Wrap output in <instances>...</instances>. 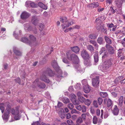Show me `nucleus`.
Here are the masks:
<instances>
[{
	"label": "nucleus",
	"mask_w": 125,
	"mask_h": 125,
	"mask_svg": "<svg viewBox=\"0 0 125 125\" xmlns=\"http://www.w3.org/2000/svg\"><path fill=\"white\" fill-rule=\"evenodd\" d=\"M47 75L50 76H52L54 75L52 71L50 69H48L43 73L40 77L41 80L46 83H49L50 82V80L46 77Z\"/></svg>",
	"instance_id": "nucleus-1"
},
{
	"label": "nucleus",
	"mask_w": 125,
	"mask_h": 125,
	"mask_svg": "<svg viewBox=\"0 0 125 125\" xmlns=\"http://www.w3.org/2000/svg\"><path fill=\"white\" fill-rule=\"evenodd\" d=\"M60 21L62 23L61 25L62 26L63 30L68 27L71 25L73 23V20L70 19L68 21L66 17H63L61 18L60 20Z\"/></svg>",
	"instance_id": "nucleus-2"
},
{
	"label": "nucleus",
	"mask_w": 125,
	"mask_h": 125,
	"mask_svg": "<svg viewBox=\"0 0 125 125\" xmlns=\"http://www.w3.org/2000/svg\"><path fill=\"white\" fill-rule=\"evenodd\" d=\"M67 57L69 60L71 61L75 64L74 65H77V66H79L78 63L79 62V60L78 56L75 54H68Z\"/></svg>",
	"instance_id": "nucleus-3"
},
{
	"label": "nucleus",
	"mask_w": 125,
	"mask_h": 125,
	"mask_svg": "<svg viewBox=\"0 0 125 125\" xmlns=\"http://www.w3.org/2000/svg\"><path fill=\"white\" fill-rule=\"evenodd\" d=\"M113 59L112 58L106 60L104 62L103 66L104 70L108 69L113 65Z\"/></svg>",
	"instance_id": "nucleus-4"
},
{
	"label": "nucleus",
	"mask_w": 125,
	"mask_h": 125,
	"mask_svg": "<svg viewBox=\"0 0 125 125\" xmlns=\"http://www.w3.org/2000/svg\"><path fill=\"white\" fill-rule=\"evenodd\" d=\"M19 111L17 108L15 109H12L11 110V113L12 115H14V118L16 120L20 119L21 116L19 114Z\"/></svg>",
	"instance_id": "nucleus-5"
},
{
	"label": "nucleus",
	"mask_w": 125,
	"mask_h": 125,
	"mask_svg": "<svg viewBox=\"0 0 125 125\" xmlns=\"http://www.w3.org/2000/svg\"><path fill=\"white\" fill-rule=\"evenodd\" d=\"M29 38L30 41H29V44L31 46L36 45L37 44L36 38L32 35H30Z\"/></svg>",
	"instance_id": "nucleus-6"
},
{
	"label": "nucleus",
	"mask_w": 125,
	"mask_h": 125,
	"mask_svg": "<svg viewBox=\"0 0 125 125\" xmlns=\"http://www.w3.org/2000/svg\"><path fill=\"white\" fill-rule=\"evenodd\" d=\"M99 77L97 76L96 78H94L92 79V84L94 86H98L99 85V81L98 80Z\"/></svg>",
	"instance_id": "nucleus-7"
},
{
	"label": "nucleus",
	"mask_w": 125,
	"mask_h": 125,
	"mask_svg": "<svg viewBox=\"0 0 125 125\" xmlns=\"http://www.w3.org/2000/svg\"><path fill=\"white\" fill-rule=\"evenodd\" d=\"M10 108L8 106V108L5 111V113L2 116L4 120L7 119L8 118V115L10 114Z\"/></svg>",
	"instance_id": "nucleus-8"
},
{
	"label": "nucleus",
	"mask_w": 125,
	"mask_h": 125,
	"mask_svg": "<svg viewBox=\"0 0 125 125\" xmlns=\"http://www.w3.org/2000/svg\"><path fill=\"white\" fill-rule=\"evenodd\" d=\"M30 15L26 11H23L21 15V18L23 20L27 19L30 16Z\"/></svg>",
	"instance_id": "nucleus-9"
},
{
	"label": "nucleus",
	"mask_w": 125,
	"mask_h": 125,
	"mask_svg": "<svg viewBox=\"0 0 125 125\" xmlns=\"http://www.w3.org/2000/svg\"><path fill=\"white\" fill-rule=\"evenodd\" d=\"M40 83L39 81V79H37L34 81L33 84H35L36 85H37L39 88L43 89L45 87V85L44 83H40V85H39Z\"/></svg>",
	"instance_id": "nucleus-10"
},
{
	"label": "nucleus",
	"mask_w": 125,
	"mask_h": 125,
	"mask_svg": "<svg viewBox=\"0 0 125 125\" xmlns=\"http://www.w3.org/2000/svg\"><path fill=\"white\" fill-rule=\"evenodd\" d=\"M81 55L84 60L90 58V57L87 52L84 50H83L82 51Z\"/></svg>",
	"instance_id": "nucleus-11"
},
{
	"label": "nucleus",
	"mask_w": 125,
	"mask_h": 125,
	"mask_svg": "<svg viewBox=\"0 0 125 125\" xmlns=\"http://www.w3.org/2000/svg\"><path fill=\"white\" fill-rule=\"evenodd\" d=\"M106 47L110 54H113L114 53L115 50L112 46L107 44L106 45Z\"/></svg>",
	"instance_id": "nucleus-12"
},
{
	"label": "nucleus",
	"mask_w": 125,
	"mask_h": 125,
	"mask_svg": "<svg viewBox=\"0 0 125 125\" xmlns=\"http://www.w3.org/2000/svg\"><path fill=\"white\" fill-rule=\"evenodd\" d=\"M96 22L97 25H96L97 29L98 30H100L101 29V26H102V25L101 24V21L99 18L96 19Z\"/></svg>",
	"instance_id": "nucleus-13"
},
{
	"label": "nucleus",
	"mask_w": 125,
	"mask_h": 125,
	"mask_svg": "<svg viewBox=\"0 0 125 125\" xmlns=\"http://www.w3.org/2000/svg\"><path fill=\"white\" fill-rule=\"evenodd\" d=\"M99 5V4L97 2H94L87 5V7L89 8H94L98 7Z\"/></svg>",
	"instance_id": "nucleus-14"
},
{
	"label": "nucleus",
	"mask_w": 125,
	"mask_h": 125,
	"mask_svg": "<svg viewBox=\"0 0 125 125\" xmlns=\"http://www.w3.org/2000/svg\"><path fill=\"white\" fill-rule=\"evenodd\" d=\"M39 20L37 17L33 16L32 17L31 21L33 24L35 25L37 24Z\"/></svg>",
	"instance_id": "nucleus-15"
},
{
	"label": "nucleus",
	"mask_w": 125,
	"mask_h": 125,
	"mask_svg": "<svg viewBox=\"0 0 125 125\" xmlns=\"http://www.w3.org/2000/svg\"><path fill=\"white\" fill-rule=\"evenodd\" d=\"M123 3L122 0H115V3L118 7L120 8L121 7Z\"/></svg>",
	"instance_id": "nucleus-16"
},
{
	"label": "nucleus",
	"mask_w": 125,
	"mask_h": 125,
	"mask_svg": "<svg viewBox=\"0 0 125 125\" xmlns=\"http://www.w3.org/2000/svg\"><path fill=\"white\" fill-rule=\"evenodd\" d=\"M52 66L55 69H59V67L58 66L57 62L55 60H53L52 62Z\"/></svg>",
	"instance_id": "nucleus-17"
},
{
	"label": "nucleus",
	"mask_w": 125,
	"mask_h": 125,
	"mask_svg": "<svg viewBox=\"0 0 125 125\" xmlns=\"http://www.w3.org/2000/svg\"><path fill=\"white\" fill-rule=\"evenodd\" d=\"M119 112V110L116 105L114 106V109L112 111L113 114L115 115H117Z\"/></svg>",
	"instance_id": "nucleus-18"
},
{
	"label": "nucleus",
	"mask_w": 125,
	"mask_h": 125,
	"mask_svg": "<svg viewBox=\"0 0 125 125\" xmlns=\"http://www.w3.org/2000/svg\"><path fill=\"white\" fill-rule=\"evenodd\" d=\"M79 66H77V65H75L74 67L76 69L77 72L78 73H83L84 72V70L82 68H81L80 67H79V65L78 64Z\"/></svg>",
	"instance_id": "nucleus-19"
},
{
	"label": "nucleus",
	"mask_w": 125,
	"mask_h": 125,
	"mask_svg": "<svg viewBox=\"0 0 125 125\" xmlns=\"http://www.w3.org/2000/svg\"><path fill=\"white\" fill-rule=\"evenodd\" d=\"M124 51L125 52V49L124 48H123L118 50V57H119L122 55L123 54Z\"/></svg>",
	"instance_id": "nucleus-20"
},
{
	"label": "nucleus",
	"mask_w": 125,
	"mask_h": 125,
	"mask_svg": "<svg viewBox=\"0 0 125 125\" xmlns=\"http://www.w3.org/2000/svg\"><path fill=\"white\" fill-rule=\"evenodd\" d=\"M84 65L87 66H90L91 65V62L89 59H84Z\"/></svg>",
	"instance_id": "nucleus-21"
},
{
	"label": "nucleus",
	"mask_w": 125,
	"mask_h": 125,
	"mask_svg": "<svg viewBox=\"0 0 125 125\" xmlns=\"http://www.w3.org/2000/svg\"><path fill=\"white\" fill-rule=\"evenodd\" d=\"M24 29L25 30L31 31L32 30V27L30 26L28 23H26L24 25Z\"/></svg>",
	"instance_id": "nucleus-22"
},
{
	"label": "nucleus",
	"mask_w": 125,
	"mask_h": 125,
	"mask_svg": "<svg viewBox=\"0 0 125 125\" xmlns=\"http://www.w3.org/2000/svg\"><path fill=\"white\" fill-rule=\"evenodd\" d=\"M83 89L84 92L86 93H89L91 90L90 87L89 85H87V86H84Z\"/></svg>",
	"instance_id": "nucleus-23"
},
{
	"label": "nucleus",
	"mask_w": 125,
	"mask_h": 125,
	"mask_svg": "<svg viewBox=\"0 0 125 125\" xmlns=\"http://www.w3.org/2000/svg\"><path fill=\"white\" fill-rule=\"evenodd\" d=\"M13 51L14 53L17 55H20L21 53L16 47H14L13 48Z\"/></svg>",
	"instance_id": "nucleus-24"
},
{
	"label": "nucleus",
	"mask_w": 125,
	"mask_h": 125,
	"mask_svg": "<svg viewBox=\"0 0 125 125\" xmlns=\"http://www.w3.org/2000/svg\"><path fill=\"white\" fill-rule=\"evenodd\" d=\"M38 5L39 6L42 8L45 9L46 10L47 9V7L42 3L41 2H40L38 3Z\"/></svg>",
	"instance_id": "nucleus-25"
},
{
	"label": "nucleus",
	"mask_w": 125,
	"mask_h": 125,
	"mask_svg": "<svg viewBox=\"0 0 125 125\" xmlns=\"http://www.w3.org/2000/svg\"><path fill=\"white\" fill-rule=\"evenodd\" d=\"M68 75L67 73L65 72H64V73H62V74H60V75H58V73L57 74V76L58 78H60L61 77H64Z\"/></svg>",
	"instance_id": "nucleus-26"
},
{
	"label": "nucleus",
	"mask_w": 125,
	"mask_h": 125,
	"mask_svg": "<svg viewBox=\"0 0 125 125\" xmlns=\"http://www.w3.org/2000/svg\"><path fill=\"white\" fill-rule=\"evenodd\" d=\"M94 58L95 63H97L98 61V54L97 53H96L94 54Z\"/></svg>",
	"instance_id": "nucleus-27"
},
{
	"label": "nucleus",
	"mask_w": 125,
	"mask_h": 125,
	"mask_svg": "<svg viewBox=\"0 0 125 125\" xmlns=\"http://www.w3.org/2000/svg\"><path fill=\"white\" fill-rule=\"evenodd\" d=\"M124 97L123 96H120L119 100V104L120 106H122L123 102V101Z\"/></svg>",
	"instance_id": "nucleus-28"
},
{
	"label": "nucleus",
	"mask_w": 125,
	"mask_h": 125,
	"mask_svg": "<svg viewBox=\"0 0 125 125\" xmlns=\"http://www.w3.org/2000/svg\"><path fill=\"white\" fill-rule=\"evenodd\" d=\"M72 50L75 53L78 52L79 50V49L78 46H74L72 48Z\"/></svg>",
	"instance_id": "nucleus-29"
},
{
	"label": "nucleus",
	"mask_w": 125,
	"mask_h": 125,
	"mask_svg": "<svg viewBox=\"0 0 125 125\" xmlns=\"http://www.w3.org/2000/svg\"><path fill=\"white\" fill-rule=\"evenodd\" d=\"M104 39L106 42L109 44H111L112 43V41L107 36H105Z\"/></svg>",
	"instance_id": "nucleus-30"
},
{
	"label": "nucleus",
	"mask_w": 125,
	"mask_h": 125,
	"mask_svg": "<svg viewBox=\"0 0 125 125\" xmlns=\"http://www.w3.org/2000/svg\"><path fill=\"white\" fill-rule=\"evenodd\" d=\"M100 95L103 98L107 97L108 96V94L105 92H100Z\"/></svg>",
	"instance_id": "nucleus-31"
},
{
	"label": "nucleus",
	"mask_w": 125,
	"mask_h": 125,
	"mask_svg": "<svg viewBox=\"0 0 125 125\" xmlns=\"http://www.w3.org/2000/svg\"><path fill=\"white\" fill-rule=\"evenodd\" d=\"M89 115V114L88 113L82 114L81 115V118H82L83 121H85L86 119V115L88 116Z\"/></svg>",
	"instance_id": "nucleus-32"
},
{
	"label": "nucleus",
	"mask_w": 125,
	"mask_h": 125,
	"mask_svg": "<svg viewBox=\"0 0 125 125\" xmlns=\"http://www.w3.org/2000/svg\"><path fill=\"white\" fill-rule=\"evenodd\" d=\"M21 41L24 42L28 43L29 44V41L28 39L26 37L22 38L21 40Z\"/></svg>",
	"instance_id": "nucleus-33"
},
{
	"label": "nucleus",
	"mask_w": 125,
	"mask_h": 125,
	"mask_svg": "<svg viewBox=\"0 0 125 125\" xmlns=\"http://www.w3.org/2000/svg\"><path fill=\"white\" fill-rule=\"evenodd\" d=\"M87 48L91 52H93L94 51V47L91 45H88L87 46Z\"/></svg>",
	"instance_id": "nucleus-34"
},
{
	"label": "nucleus",
	"mask_w": 125,
	"mask_h": 125,
	"mask_svg": "<svg viewBox=\"0 0 125 125\" xmlns=\"http://www.w3.org/2000/svg\"><path fill=\"white\" fill-rule=\"evenodd\" d=\"M5 105L4 104L1 103L0 104V110H1V112L3 113L4 111Z\"/></svg>",
	"instance_id": "nucleus-35"
},
{
	"label": "nucleus",
	"mask_w": 125,
	"mask_h": 125,
	"mask_svg": "<svg viewBox=\"0 0 125 125\" xmlns=\"http://www.w3.org/2000/svg\"><path fill=\"white\" fill-rule=\"evenodd\" d=\"M97 41L100 44H102L103 43V39L101 37H99L97 39Z\"/></svg>",
	"instance_id": "nucleus-36"
},
{
	"label": "nucleus",
	"mask_w": 125,
	"mask_h": 125,
	"mask_svg": "<svg viewBox=\"0 0 125 125\" xmlns=\"http://www.w3.org/2000/svg\"><path fill=\"white\" fill-rule=\"evenodd\" d=\"M83 120L81 118V117L80 116L79 117L76 121V123L77 124H81L83 122Z\"/></svg>",
	"instance_id": "nucleus-37"
},
{
	"label": "nucleus",
	"mask_w": 125,
	"mask_h": 125,
	"mask_svg": "<svg viewBox=\"0 0 125 125\" xmlns=\"http://www.w3.org/2000/svg\"><path fill=\"white\" fill-rule=\"evenodd\" d=\"M82 82L83 84V87L84 86H87V85H88L87 84V83L86 80H83L82 81Z\"/></svg>",
	"instance_id": "nucleus-38"
},
{
	"label": "nucleus",
	"mask_w": 125,
	"mask_h": 125,
	"mask_svg": "<svg viewBox=\"0 0 125 125\" xmlns=\"http://www.w3.org/2000/svg\"><path fill=\"white\" fill-rule=\"evenodd\" d=\"M70 97L72 101V100H73L76 99V96L74 94H71L70 95Z\"/></svg>",
	"instance_id": "nucleus-39"
},
{
	"label": "nucleus",
	"mask_w": 125,
	"mask_h": 125,
	"mask_svg": "<svg viewBox=\"0 0 125 125\" xmlns=\"http://www.w3.org/2000/svg\"><path fill=\"white\" fill-rule=\"evenodd\" d=\"M90 42L92 44H93L96 47H98V44L94 40H90Z\"/></svg>",
	"instance_id": "nucleus-40"
},
{
	"label": "nucleus",
	"mask_w": 125,
	"mask_h": 125,
	"mask_svg": "<svg viewBox=\"0 0 125 125\" xmlns=\"http://www.w3.org/2000/svg\"><path fill=\"white\" fill-rule=\"evenodd\" d=\"M56 76L58 77L57 76V74L58 73V75H60V74H62V71L60 69V68L59 69H57L56 70Z\"/></svg>",
	"instance_id": "nucleus-41"
},
{
	"label": "nucleus",
	"mask_w": 125,
	"mask_h": 125,
	"mask_svg": "<svg viewBox=\"0 0 125 125\" xmlns=\"http://www.w3.org/2000/svg\"><path fill=\"white\" fill-rule=\"evenodd\" d=\"M84 102L85 104L88 106L90 105L91 103V101L88 99H87L86 100H85Z\"/></svg>",
	"instance_id": "nucleus-42"
},
{
	"label": "nucleus",
	"mask_w": 125,
	"mask_h": 125,
	"mask_svg": "<svg viewBox=\"0 0 125 125\" xmlns=\"http://www.w3.org/2000/svg\"><path fill=\"white\" fill-rule=\"evenodd\" d=\"M71 113L72 114H79L80 112L78 111H77L75 109H73L71 110Z\"/></svg>",
	"instance_id": "nucleus-43"
},
{
	"label": "nucleus",
	"mask_w": 125,
	"mask_h": 125,
	"mask_svg": "<svg viewBox=\"0 0 125 125\" xmlns=\"http://www.w3.org/2000/svg\"><path fill=\"white\" fill-rule=\"evenodd\" d=\"M96 37V36L95 34H91L89 36V38L92 39H94Z\"/></svg>",
	"instance_id": "nucleus-44"
},
{
	"label": "nucleus",
	"mask_w": 125,
	"mask_h": 125,
	"mask_svg": "<svg viewBox=\"0 0 125 125\" xmlns=\"http://www.w3.org/2000/svg\"><path fill=\"white\" fill-rule=\"evenodd\" d=\"M93 122L94 124H96L97 122V119L96 116H94L93 117Z\"/></svg>",
	"instance_id": "nucleus-45"
},
{
	"label": "nucleus",
	"mask_w": 125,
	"mask_h": 125,
	"mask_svg": "<svg viewBox=\"0 0 125 125\" xmlns=\"http://www.w3.org/2000/svg\"><path fill=\"white\" fill-rule=\"evenodd\" d=\"M112 101L110 99H109L107 102V105L108 107L111 106L112 104Z\"/></svg>",
	"instance_id": "nucleus-46"
},
{
	"label": "nucleus",
	"mask_w": 125,
	"mask_h": 125,
	"mask_svg": "<svg viewBox=\"0 0 125 125\" xmlns=\"http://www.w3.org/2000/svg\"><path fill=\"white\" fill-rule=\"evenodd\" d=\"M78 99L82 103L84 102L85 100L84 98L82 96L78 97Z\"/></svg>",
	"instance_id": "nucleus-47"
},
{
	"label": "nucleus",
	"mask_w": 125,
	"mask_h": 125,
	"mask_svg": "<svg viewBox=\"0 0 125 125\" xmlns=\"http://www.w3.org/2000/svg\"><path fill=\"white\" fill-rule=\"evenodd\" d=\"M72 102L74 105H78L79 104V102L78 100H76V99L73 100H72Z\"/></svg>",
	"instance_id": "nucleus-48"
},
{
	"label": "nucleus",
	"mask_w": 125,
	"mask_h": 125,
	"mask_svg": "<svg viewBox=\"0 0 125 125\" xmlns=\"http://www.w3.org/2000/svg\"><path fill=\"white\" fill-rule=\"evenodd\" d=\"M59 116L62 119L64 118L65 117V115L63 113H62L61 112H60L59 113Z\"/></svg>",
	"instance_id": "nucleus-49"
},
{
	"label": "nucleus",
	"mask_w": 125,
	"mask_h": 125,
	"mask_svg": "<svg viewBox=\"0 0 125 125\" xmlns=\"http://www.w3.org/2000/svg\"><path fill=\"white\" fill-rule=\"evenodd\" d=\"M102 31L105 33H106L107 30L106 28H104L103 26L102 25V26H101V30Z\"/></svg>",
	"instance_id": "nucleus-50"
},
{
	"label": "nucleus",
	"mask_w": 125,
	"mask_h": 125,
	"mask_svg": "<svg viewBox=\"0 0 125 125\" xmlns=\"http://www.w3.org/2000/svg\"><path fill=\"white\" fill-rule=\"evenodd\" d=\"M103 100L102 98L100 97H99L97 99V101L99 104V105H100L102 104Z\"/></svg>",
	"instance_id": "nucleus-51"
},
{
	"label": "nucleus",
	"mask_w": 125,
	"mask_h": 125,
	"mask_svg": "<svg viewBox=\"0 0 125 125\" xmlns=\"http://www.w3.org/2000/svg\"><path fill=\"white\" fill-rule=\"evenodd\" d=\"M44 28V25L42 24H40L39 29L41 31H42Z\"/></svg>",
	"instance_id": "nucleus-52"
},
{
	"label": "nucleus",
	"mask_w": 125,
	"mask_h": 125,
	"mask_svg": "<svg viewBox=\"0 0 125 125\" xmlns=\"http://www.w3.org/2000/svg\"><path fill=\"white\" fill-rule=\"evenodd\" d=\"M105 51V49L104 47H102L100 51L99 52V53L100 54H101L103 52L104 53Z\"/></svg>",
	"instance_id": "nucleus-53"
},
{
	"label": "nucleus",
	"mask_w": 125,
	"mask_h": 125,
	"mask_svg": "<svg viewBox=\"0 0 125 125\" xmlns=\"http://www.w3.org/2000/svg\"><path fill=\"white\" fill-rule=\"evenodd\" d=\"M82 111L83 113L86 112V108L85 106L84 105L82 106Z\"/></svg>",
	"instance_id": "nucleus-54"
},
{
	"label": "nucleus",
	"mask_w": 125,
	"mask_h": 125,
	"mask_svg": "<svg viewBox=\"0 0 125 125\" xmlns=\"http://www.w3.org/2000/svg\"><path fill=\"white\" fill-rule=\"evenodd\" d=\"M68 106L71 109H73L74 107L73 105L71 103L69 104L68 105Z\"/></svg>",
	"instance_id": "nucleus-55"
},
{
	"label": "nucleus",
	"mask_w": 125,
	"mask_h": 125,
	"mask_svg": "<svg viewBox=\"0 0 125 125\" xmlns=\"http://www.w3.org/2000/svg\"><path fill=\"white\" fill-rule=\"evenodd\" d=\"M30 6L31 7L33 8H35L36 7V5L34 3L32 2L30 4Z\"/></svg>",
	"instance_id": "nucleus-56"
},
{
	"label": "nucleus",
	"mask_w": 125,
	"mask_h": 125,
	"mask_svg": "<svg viewBox=\"0 0 125 125\" xmlns=\"http://www.w3.org/2000/svg\"><path fill=\"white\" fill-rule=\"evenodd\" d=\"M75 108L78 110L81 111L82 109V107L81 105H77L75 106Z\"/></svg>",
	"instance_id": "nucleus-57"
},
{
	"label": "nucleus",
	"mask_w": 125,
	"mask_h": 125,
	"mask_svg": "<svg viewBox=\"0 0 125 125\" xmlns=\"http://www.w3.org/2000/svg\"><path fill=\"white\" fill-rule=\"evenodd\" d=\"M70 100L68 98H66L63 101V102L65 103H67L69 102Z\"/></svg>",
	"instance_id": "nucleus-58"
},
{
	"label": "nucleus",
	"mask_w": 125,
	"mask_h": 125,
	"mask_svg": "<svg viewBox=\"0 0 125 125\" xmlns=\"http://www.w3.org/2000/svg\"><path fill=\"white\" fill-rule=\"evenodd\" d=\"M67 122L69 125H72L73 124V122L71 120H67Z\"/></svg>",
	"instance_id": "nucleus-59"
},
{
	"label": "nucleus",
	"mask_w": 125,
	"mask_h": 125,
	"mask_svg": "<svg viewBox=\"0 0 125 125\" xmlns=\"http://www.w3.org/2000/svg\"><path fill=\"white\" fill-rule=\"evenodd\" d=\"M104 10V8H101L100 7H99L97 9V11L98 12H99L102 11Z\"/></svg>",
	"instance_id": "nucleus-60"
},
{
	"label": "nucleus",
	"mask_w": 125,
	"mask_h": 125,
	"mask_svg": "<svg viewBox=\"0 0 125 125\" xmlns=\"http://www.w3.org/2000/svg\"><path fill=\"white\" fill-rule=\"evenodd\" d=\"M16 82L18 83L19 84H20L21 80L19 78H18L15 79Z\"/></svg>",
	"instance_id": "nucleus-61"
},
{
	"label": "nucleus",
	"mask_w": 125,
	"mask_h": 125,
	"mask_svg": "<svg viewBox=\"0 0 125 125\" xmlns=\"http://www.w3.org/2000/svg\"><path fill=\"white\" fill-rule=\"evenodd\" d=\"M93 104L94 106L96 107H98V105L97 104V102L96 101H94L93 102Z\"/></svg>",
	"instance_id": "nucleus-62"
},
{
	"label": "nucleus",
	"mask_w": 125,
	"mask_h": 125,
	"mask_svg": "<svg viewBox=\"0 0 125 125\" xmlns=\"http://www.w3.org/2000/svg\"><path fill=\"white\" fill-rule=\"evenodd\" d=\"M71 117V115L70 113H68L66 115V118L67 119H70Z\"/></svg>",
	"instance_id": "nucleus-63"
},
{
	"label": "nucleus",
	"mask_w": 125,
	"mask_h": 125,
	"mask_svg": "<svg viewBox=\"0 0 125 125\" xmlns=\"http://www.w3.org/2000/svg\"><path fill=\"white\" fill-rule=\"evenodd\" d=\"M31 125H41L38 121H37L33 123Z\"/></svg>",
	"instance_id": "nucleus-64"
}]
</instances>
